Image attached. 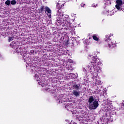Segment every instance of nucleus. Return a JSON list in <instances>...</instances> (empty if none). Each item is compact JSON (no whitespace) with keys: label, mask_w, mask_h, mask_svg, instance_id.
Listing matches in <instances>:
<instances>
[{"label":"nucleus","mask_w":124,"mask_h":124,"mask_svg":"<svg viewBox=\"0 0 124 124\" xmlns=\"http://www.w3.org/2000/svg\"><path fill=\"white\" fill-rule=\"evenodd\" d=\"M112 38L113 34H110L106 36V41H107V42H110L108 44V47H109V48H114V47H116V46H117L116 43H113V42L111 41Z\"/></svg>","instance_id":"f257e3e1"},{"label":"nucleus","mask_w":124,"mask_h":124,"mask_svg":"<svg viewBox=\"0 0 124 124\" xmlns=\"http://www.w3.org/2000/svg\"><path fill=\"white\" fill-rule=\"evenodd\" d=\"M57 21L60 22V23H64L66 21V17L63 16V12H61V10H59V13H58L56 16Z\"/></svg>","instance_id":"f03ea898"},{"label":"nucleus","mask_w":124,"mask_h":124,"mask_svg":"<svg viewBox=\"0 0 124 124\" xmlns=\"http://www.w3.org/2000/svg\"><path fill=\"white\" fill-rule=\"evenodd\" d=\"M45 9V12H47L48 13L47 15L48 17H51L52 11H51V9H50V8L48 7L41 6V8L38 10L39 13H42V12L44 11Z\"/></svg>","instance_id":"7ed1b4c3"},{"label":"nucleus","mask_w":124,"mask_h":124,"mask_svg":"<svg viewBox=\"0 0 124 124\" xmlns=\"http://www.w3.org/2000/svg\"><path fill=\"white\" fill-rule=\"evenodd\" d=\"M99 105V104H98V101L97 100L94 101V102L93 103V104H89V108L90 109V110H95V109L98 107Z\"/></svg>","instance_id":"20e7f679"},{"label":"nucleus","mask_w":124,"mask_h":124,"mask_svg":"<svg viewBox=\"0 0 124 124\" xmlns=\"http://www.w3.org/2000/svg\"><path fill=\"white\" fill-rule=\"evenodd\" d=\"M116 4L115 5V7L116 9L119 11L123 10V8H122V5H123V0H116Z\"/></svg>","instance_id":"39448f33"},{"label":"nucleus","mask_w":124,"mask_h":124,"mask_svg":"<svg viewBox=\"0 0 124 124\" xmlns=\"http://www.w3.org/2000/svg\"><path fill=\"white\" fill-rule=\"evenodd\" d=\"M99 62V58L97 57V56H93L92 58V61L91 62V63L92 65H96V63Z\"/></svg>","instance_id":"423d86ee"},{"label":"nucleus","mask_w":124,"mask_h":124,"mask_svg":"<svg viewBox=\"0 0 124 124\" xmlns=\"http://www.w3.org/2000/svg\"><path fill=\"white\" fill-rule=\"evenodd\" d=\"M98 71H99V70L96 65H93V70L90 71V72H93V73H97V72H98Z\"/></svg>","instance_id":"0eeeda50"},{"label":"nucleus","mask_w":124,"mask_h":124,"mask_svg":"<svg viewBox=\"0 0 124 124\" xmlns=\"http://www.w3.org/2000/svg\"><path fill=\"white\" fill-rule=\"evenodd\" d=\"M62 5L60 4V3H57V9H58V13H60V10L61 12H63V11H62Z\"/></svg>","instance_id":"6e6552de"},{"label":"nucleus","mask_w":124,"mask_h":124,"mask_svg":"<svg viewBox=\"0 0 124 124\" xmlns=\"http://www.w3.org/2000/svg\"><path fill=\"white\" fill-rule=\"evenodd\" d=\"M73 94L76 96V97L80 96V92L76 90H73Z\"/></svg>","instance_id":"1a4fd4ad"},{"label":"nucleus","mask_w":124,"mask_h":124,"mask_svg":"<svg viewBox=\"0 0 124 124\" xmlns=\"http://www.w3.org/2000/svg\"><path fill=\"white\" fill-rule=\"evenodd\" d=\"M93 101H94V99L93 98V96H90L88 100V102L89 104H92V103H93Z\"/></svg>","instance_id":"9d476101"},{"label":"nucleus","mask_w":124,"mask_h":124,"mask_svg":"<svg viewBox=\"0 0 124 124\" xmlns=\"http://www.w3.org/2000/svg\"><path fill=\"white\" fill-rule=\"evenodd\" d=\"M88 68V70H90V71H92L93 70V65H92V63H91L90 65H88L87 66Z\"/></svg>","instance_id":"9b49d317"},{"label":"nucleus","mask_w":124,"mask_h":124,"mask_svg":"<svg viewBox=\"0 0 124 124\" xmlns=\"http://www.w3.org/2000/svg\"><path fill=\"white\" fill-rule=\"evenodd\" d=\"M93 40H95V41H98L99 39L97 37V36H96V34L93 35Z\"/></svg>","instance_id":"f8f14e48"},{"label":"nucleus","mask_w":124,"mask_h":124,"mask_svg":"<svg viewBox=\"0 0 124 124\" xmlns=\"http://www.w3.org/2000/svg\"><path fill=\"white\" fill-rule=\"evenodd\" d=\"M10 3H11V1L10 0H7L5 2V4H6V5H10Z\"/></svg>","instance_id":"ddd939ff"},{"label":"nucleus","mask_w":124,"mask_h":124,"mask_svg":"<svg viewBox=\"0 0 124 124\" xmlns=\"http://www.w3.org/2000/svg\"><path fill=\"white\" fill-rule=\"evenodd\" d=\"M73 88H74L76 90H79V86L78 85L75 84L73 85Z\"/></svg>","instance_id":"4468645a"},{"label":"nucleus","mask_w":124,"mask_h":124,"mask_svg":"<svg viewBox=\"0 0 124 124\" xmlns=\"http://www.w3.org/2000/svg\"><path fill=\"white\" fill-rule=\"evenodd\" d=\"M11 4L12 5H15L16 4V0H13L11 1Z\"/></svg>","instance_id":"2eb2a0df"},{"label":"nucleus","mask_w":124,"mask_h":124,"mask_svg":"<svg viewBox=\"0 0 124 124\" xmlns=\"http://www.w3.org/2000/svg\"><path fill=\"white\" fill-rule=\"evenodd\" d=\"M104 14H106V15H107V16H111V15H113V14H109V12L108 11H105Z\"/></svg>","instance_id":"dca6fc26"},{"label":"nucleus","mask_w":124,"mask_h":124,"mask_svg":"<svg viewBox=\"0 0 124 124\" xmlns=\"http://www.w3.org/2000/svg\"><path fill=\"white\" fill-rule=\"evenodd\" d=\"M14 39V37H9L8 39V41L9 42H10V41H12V40H13Z\"/></svg>","instance_id":"f3484780"},{"label":"nucleus","mask_w":124,"mask_h":124,"mask_svg":"<svg viewBox=\"0 0 124 124\" xmlns=\"http://www.w3.org/2000/svg\"><path fill=\"white\" fill-rule=\"evenodd\" d=\"M97 85H99V86H100V85H101V81L100 80H97L96 82Z\"/></svg>","instance_id":"a211bd4d"},{"label":"nucleus","mask_w":124,"mask_h":124,"mask_svg":"<svg viewBox=\"0 0 124 124\" xmlns=\"http://www.w3.org/2000/svg\"><path fill=\"white\" fill-rule=\"evenodd\" d=\"M16 53H21V51H20V49H18L17 48H16Z\"/></svg>","instance_id":"6ab92c4d"},{"label":"nucleus","mask_w":124,"mask_h":124,"mask_svg":"<svg viewBox=\"0 0 124 124\" xmlns=\"http://www.w3.org/2000/svg\"><path fill=\"white\" fill-rule=\"evenodd\" d=\"M31 54H33V53H34V50H31Z\"/></svg>","instance_id":"aec40b11"},{"label":"nucleus","mask_w":124,"mask_h":124,"mask_svg":"<svg viewBox=\"0 0 124 124\" xmlns=\"http://www.w3.org/2000/svg\"><path fill=\"white\" fill-rule=\"evenodd\" d=\"M81 7H84L85 6V4H81Z\"/></svg>","instance_id":"412c9836"},{"label":"nucleus","mask_w":124,"mask_h":124,"mask_svg":"<svg viewBox=\"0 0 124 124\" xmlns=\"http://www.w3.org/2000/svg\"><path fill=\"white\" fill-rule=\"evenodd\" d=\"M92 7H96V6H95V5H92Z\"/></svg>","instance_id":"4be33fe9"},{"label":"nucleus","mask_w":124,"mask_h":124,"mask_svg":"<svg viewBox=\"0 0 124 124\" xmlns=\"http://www.w3.org/2000/svg\"><path fill=\"white\" fill-rule=\"evenodd\" d=\"M123 105H122V106H123V107H124V104H123Z\"/></svg>","instance_id":"5701e85b"}]
</instances>
